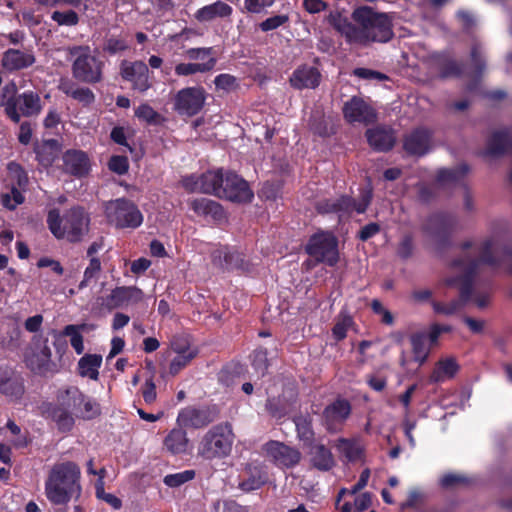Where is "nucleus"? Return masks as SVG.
<instances>
[{"label": "nucleus", "mask_w": 512, "mask_h": 512, "mask_svg": "<svg viewBox=\"0 0 512 512\" xmlns=\"http://www.w3.org/2000/svg\"><path fill=\"white\" fill-rule=\"evenodd\" d=\"M329 23L350 45L367 47L372 43H387L394 37L392 17L370 6L355 8L351 20L341 13L331 14Z\"/></svg>", "instance_id": "nucleus-1"}, {"label": "nucleus", "mask_w": 512, "mask_h": 512, "mask_svg": "<svg viewBox=\"0 0 512 512\" xmlns=\"http://www.w3.org/2000/svg\"><path fill=\"white\" fill-rule=\"evenodd\" d=\"M335 448L349 462H356L364 456V448L356 438H339Z\"/></svg>", "instance_id": "nucleus-40"}, {"label": "nucleus", "mask_w": 512, "mask_h": 512, "mask_svg": "<svg viewBox=\"0 0 512 512\" xmlns=\"http://www.w3.org/2000/svg\"><path fill=\"white\" fill-rule=\"evenodd\" d=\"M119 76L133 91L145 94L153 87V76L142 60L123 59L119 63Z\"/></svg>", "instance_id": "nucleus-11"}, {"label": "nucleus", "mask_w": 512, "mask_h": 512, "mask_svg": "<svg viewBox=\"0 0 512 512\" xmlns=\"http://www.w3.org/2000/svg\"><path fill=\"white\" fill-rule=\"evenodd\" d=\"M352 412L351 403L342 397H338L328 404L322 412V424L328 433H338Z\"/></svg>", "instance_id": "nucleus-15"}, {"label": "nucleus", "mask_w": 512, "mask_h": 512, "mask_svg": "<svg viewBox=\"0 0 512 512\" xmlns=\"http://www.w3.org/2000/svg\"><path fill=\"white\" fill-rule=\"evenodd\" d=\"M366 137L369 145L378 152H388L396 143L393 130L384 127L368 129L366 131Z\"/></svg>", "instance_id": "nucleus-33"}, {"label": "nucleus", "mask_w": 512, "mask_h": 512, "mask_svg": "<svg viewBox=\"0 0 512 512\" xmlns=\"http://www.w3.org/2000/svg\"><path fill=\"white\" fill-rule=\"evenodd\" d=\"M459 370V365L454 358H446L438 361L433 371L432 378L436 382L453 378Z\"/></svg>", "instance_id": "nucleus-45"}, {"label": "nucleus", "mask_w": 512, "mask_h": 512, "mask_svg": "<svg viewBox=\"0 0 512 512\" xmlns=\"http://www.w3.org/2000/svg\"><path fill=\"white\" fill-rule=\"evenodd\" d=\"M462 73V65L453 59L445 60L439 65V76L443 79L449 77H459L462 75Z\"/></svg>", "instance_id": "nucleus-58"}, {"label": "nucleus", "mask_w": 512, "mask_h": 512, "mask_svg": "<svg viewBox=\"0 0 512 512\" xmlns=\"http://www.w3.org/2000/svg\"><path fill=\"white\" fill-rule=\"evenodd\" d=\"M135 116L149 125H161L165 118L149 104L142 103L135 110Z\"/></svg>", "instance_id": "nucleus-50"}, {"label": "nucleus", "mask_w": 512, "mask_h": 512, "mask_svg": "<svg viewBox=\"0 0 512 512\" xmlns=\"http://www.w3.org/2000/svg\"><path fill=\"white\" fill-rule=\"evenodd\" d=\"M45 495L53 505H67L82 494L81 469L74 461L54 463L44 483Z\"/></svg>", "instance_id": "nucleus-2"}, {"label": "nucleus", "mask_w": 512, "mask_h": 512, "mask_svg": "<svg viewBox=\"0 0 512 512\" xmlns=\"http://www.w3.org/2000/svg\"><path fill=\"white\" fill-rule=\"evenodd\" d=\"M197 355V351L195 352H184V354L176 355L170 362L169 365V373L172 376L177 375L183 368H185L192 359H194Z\"/></svg>", "instance_id": "nucleus-59"}, {"label": "nucleus", "mask_w": 512, "mask_h": 512, "mask_svg": "<svg viewBox=\"0 0 512 512\" xmlns=\"http://www.w3.org/2000/svg\"><path fill=\"white\" fill-rule=\"evenodd\" d=\"M342 111L349 123L369 125L377 120L375 109L360 97H352L344 104Z\"/></svg>", "instance_id": "nucleus-20"}, {"label": "nucleus", "mask_w": 512, "mask_h": 512, "mask_svg": "<svg viewBox=\"0 0 512 512\" xmlns=\"http://www.w3.org/2000/svg\"><path fill=\"white\" fill-rule=\"evenodd\" d=\"M64 171L76 176H86L90 171V160L82 150L70 149L63 154Z\"/></svg>", "instance_id": "nucleus-25"}, {"label": "nucleus", "mask_w": 512, "mask_h": 512, "mask_svg": "<svg viewBox=\"0 0 512 512\" xmlns=\"http://www.w3.org/2000/svg\"><path fill=\"white\" fill-rule=\"evenodd\" d=\"M243 478L239 481L238 488L245 493L260 489L269 481L266 469L260 465L246 464Z\"/></svg>", "instance_id": "nucleus-24"}, {"label": "nucleus", "mask_w": 512, "mask_h": 512, "mask_svg": "<svg viewBox=\"0 0 512 512\" xmlns=\"http://www.w3.org/2000/svg\"><path fill=\"white\" fill-rule=\"evenodd\" d=\"M205 100L206 91L202 86L186 87L177 92L174 107L180 115L192 117L203 109Z\"/></svg>", "instance_id": "nucleus-14"}, {"label": "nucleus", "mask_w": 512, "mask_h": 512, "mask_svg": "<svg viewBox=\"0 0 512 512\" xmlns=\"http://www.w3.org/2000/svg\"><path fill=\"white\" fill-rule=\"evenodd\" d=\"M232 12L233 9L230 5L218 0L212 4L203 6L202 8L198 9L195 12L194 17L199 22H209L217 17H229L231 16Z\"/></svg>", "instance_id": "nucleus-39"}, {"label": "nucleus", "mask_w": 512, "mask_h": 512, "mask_svg": "<svg viewBox=\"0 0 512 512\" xmlns=\"http://www.w3.org/2000/svg\"><path fill=\"white\" fill-rule=\"evenodd\" d=\"M101 414L100 404L91 397L84 394V400L80 410L75 411L74 415L84 420H92Z\"/></svg>", "instance_id": "nucleus-48"}, {"label": "nucleus", "mask_w": 512, "mask_h": 512, "mask_svg": "<svg viewBox=\"0 0 512 512\" xmlns=\"http://www.w3.org/2000/svg\"><path fill=\"white\" fill-rule=\"evenodd\" d=\"M108 168L113 173L124 175L129 170V160L123 155H113L108 161Z\"/></svg>", "instance_id": "nucleus-63"}, {"label": "nucleus", "mask_w": 512, "mask_h": 512, "mask_svg": "<svg viewBox=\"0 0 512 512\" xmlns=\"http://www.w3.org/2000/svg\"><path fill=\"white\" fill-rule=\"evenodd\" d=\"M469 170L470 167L466 163H462L451 169H440L437 172L436 180L441 184L459 182L465 178Z\"/></svg>", "instance_id": "nucleus-44"}, {"label": "nucleus", "mask_w": 512, "mask_h": 512, "mask_svg": "<svg viewBox=\"0 0 512 512\" xmlns=\"http://www.w3.org/2000/svg\"><path fill=\"white\" fill-rule=\"evenodd\" d=\"M494 242L492 239L483 241L480 247L478 258L470 259L460 275L449 277L445 284L450 287H457L459 290V300L467 304L473 295L474 281L478 274L480 264H486L493 268H498L502 264V259L493 253Z\"/></svg>", "instance_id": "nucleus-4"}, {"label": "nucleus", "mask_w": 512, "mask_h": 512, "mask_svg": "<svg viewBox=\"0 0 512 512\" xmlns=\"http://www.w3.org/2000/svg\"><path fill=\"white\" fill-rule=\"evenodd\" d=\"M101 271V261L98 257L90 258L89 265L86 267L83 280L79 284V289H83L94 279Z\"/></svg>", "instance_id": "nucleus-61"}, {"label": "nucleus", "mask_w": 512, "mask_h": 512, "mask_svg": "<svg viewBox=\"0 0 512 512\" xmlns=\"http://www.w3.org/2000/svg\"><path fill=\"white\" fill-rule=\"evenodd\" d=\"M219 409L216 405H189L179 410L176 425L187 429L200 430L216 421Z\"/></svg>", "instance_id": "nucleus-12"}, {"label": "nucleus", "mask_w": 512, "mask_h": 512, "mask_svg": "<svg viewBox=\"0 0 512 512\" xmlns=\"http://www.w3.org/2000/svg\"><path fill=\"white\" fill-rule=\"evenodd\" d=\"M293 423L296 427L297 437L306 446H311L315 439V432L312 426V417L310 414H299L293 417Z\"/></svg>", "instance_id": "nucleus-41"}, {"label": "nucleus", "mask_w": 512, "mask_h": 512, "mask_svg": "<svg viewBox=\"0 0 512 512\" xmlns=\"http://www.w3.org/2000/svg\"><path fill=\"white\" fill-rule=\"evenodd\" d=\"M372 197L371 190H363L357 200L349 195H341L337 199H325L319 202L316 208L320 214H351L353 211L362 214L371 204Z\"/></svg>", "instance_id": "nucleus-10"}, {"label": "nucleus", "mask_w": 512, "mask_h": 512, "mask_svg": "<svg viewBox=\"0 0 512 512\" xmlns=\"http://www.w3.org/2000/svg\"><path fill=\"white\" fill-rule=\"evenodd\" d=\"M84 400V393L77 386H67L58 389L56 402L48 403L45 407V414L51 418L59 432H70L75 419L73 413L80 410Z\"/></svg>", "instance_id": "nucleus-5"}, {"label": "nucleus", "mask_w": 512, "mask_h": 512, "mask_svg": "<svg viewBox=\"0 0 512 512\" xmlns=\"http://www.w3.org/2000/svg\"><path fill=\"white\" fill-rule=\"evenodd\" d=\"M201 192L203 194L220 197L223 183L225 181V172L223 169L208 170L200 175Z\"/></svg>", "instance_id": "nucleus-37"}, {"label": "nucleus", "mask_w": 512, "mask_h": 512, "mask_svg": "<svg viewBox=\"0 0 512 512\" xmlns=\"http://www.w3.org/2000/svg\"><path fill=\"white\" fill-rule=\"evenodd\" d=\"M25 393L24 378L15 367L0 365V396L10 401H17Z\"/></svg>", "instance_id": "nucleus-17"}, {"label": "nucleus", "mask_w": 512, "mask_h": 512, "mask_svg": "<svg viewBox=\"0 0 512 512\" xmlns=\"http://www.w3.org/2000/svg\"><path fill=\"white\" fill-rule=\"evenodd\" d=\"M211 262L214 267L222 272H230L234 270L248 271L249 262L239 251L229 246H221L211 252Z\"/></svg>", "instance_id": "nucleus-18"}, {"label": "nucleus", "mask_w": 512, "mask_h": 512, "mask_svg": "<svg viewBox=\"0 0 512 512\" xmlns=\"http://www.w3.org/2000/svg\"><path fill=\"white\" fill-rule=\"evenodd\" d=\"M51 357V349L48 346V340L45 339L43 344L32 349V352L26 356L25 362L33 373L44 376L57 372V365Z\"/></svg>", "instance_id": "nucleus-19"}, {"label": "nucleus", "mask_w": 512, "mask_h": 512, "mask_svg": "<svg viewBox=\"0 0 512 512\" xmlns=\"http://www.w3.org/2000/svg\"><path fill=\"white\" fill-rule=\"evenodd\" d=\"M17 95V86L14 82L7 83L0 90V106L4 107L6 117L15 124L20 123V114L15 107Z\"/></svg>", "instance_id": "nucleus-36"}, {"label": "nucleus", "mask_w": 512, "mask_h": 512, "mask_svg": "<svg viewBox=\"0 0 512 512\" xmlns=\"http://www.w3.org/2000/svg\"><path fill=\"white\" fill-rule=\"evenodd\" d=\"M190 208L198 216L211 217L214 221H221L225 212L220 203L208 198H196L190 201Z\"/></svg>", "instance_id": "nucleus-34"}, {"label": "nucleus", "mask_w": 512, "mask_h": 512, "mask_svg": "<svg viewBox=\"0 0 512 512\" xmlns=\"http://www.w3.org/2000/svg\"><path fill=\"white\" fill-rule=\"evenodd\" d=\"M470 483L468 477L462 474L447 473L444 474L440 479V484L445 489H451L456 486H465Z\"/></svg>", "instance_id": "nucleus-62"}, {"label": "nucleus", "mask_w": 512, "mask_h": 512, "mask_svg": "<svg viewBox=\"0 0 512 512\" xmlns=\"http://www.w3.org/2000/svg\"><path fill=\"white\" fill-rule=\"evenodd\" d=\"M48 229L58 240L76 244L89 232L90 216L81 206H73L61 215L58 208L48 211L46 218Z\"/></svg>", "instance_id": "nucleus-3"}, {"label": "nucleus", "mask_w": 512, "mask_h": 512, "mask_svg": "<svg viewBox=\"0 0 512 512\" xmlns=\"http://www.w3.org/2000/svg\"><path fill=\"white\" fill-rule=\"evenodd\" d=\"M296 400L297 392L294 389H289L288 395L283 393L279 396L269 397L266 400L265 408L271 417L279 420L289 413Z\"/></svg>", "instance_id": "nucleus-26"}, {"label": "nucleus", "mask_w": 512, "mask_h": 512, "mask_svg": "<svg viewBox=\"0 0 512 512\" xmlns=\"http://www.w3.org/2000/svg\"><path fill=\"white\" fill-rule=\"evenodd\" d=\"M22 191L16 185H12L10 192L1 194V203L8 210H14L25 201Z\"/></svg>", "instance_id": "nucleus-53"}, {"label": "nucleus", "mask_w": 512, "mask_h": 512, "mask_svg": "<svg viewBox=\"0 0 512 512\" xmlns=\"http://www.w3.org/2000/svg\"><path fill=\"white\" fill-rule=\"evenodd\" d=\"M338 244L337 237L331 231L319 230L309 237L305 252L316 263L334 267L339 262Z\"/></svg>", "instance_id": "nucleus-9"}, {"label": "nucleus", "mask_w": 512, "mask_h": 512, "mask_svg": "<svg viewBox=\"0 0 512 512\" xmlns=\"http://www.w3.org/2000/svg\"><path fill=\"white\" fill-rule=\"evenodd\" d=\"M33 151L38 163L44 168H48L52 166L57 159L61 151V144L57 139H47L41 142L36 141L33 146Z\"/></svg>", "instance_id": "nucleus-32"}, {"label": "nucleus", "mask_w": 512, "mask_h": 512, "mask_svg": "<svg viewBox=\"0 0 512 512\" xmlns=\"http://www.w3.org/2000/svg\"><path fill=\"white\" fill-rule=\"evenodd\" d=\"M144 298L143 291L136 286H118L106 297L105 305L109 309L137 304Z\"/></svg>", "instance_id": "nucleus-22"}, {"label": "nucleus", "mask_w": 512, "mask_h": 512, "mask_svg": "<svg viewBox=\"0 0 512 512\" xmlns=\"http://www.w3.org/2000/svg\"><path fill=\"white\" fill-rule=\"evenodd\" d=\"M265 451L279 467L292 468L301 460V453L298 449L279 441H269L266 443Z\"/></svg>", "instance_id": "nucleus-21"}, {"label": "nucleus", "mask_w": 512, "mask_h": 512, "mask_svg": "<svg viewBox=\"0 0 512 512\" xmlns=\"http://www.w3.org/2000/svg\"><path fill=\"white\" fill-rule=\"evenodd\" d=\"M216 58L210 57L208 61L203 63H179L175 66V74L177 76H190L196 73H205L214 69Z\"/></svg>", "instance_id": "nucleus-43"}, {"label": "nucleus", "mask_w": 512, "mask_h": 512, "mask_svg": "<svg viewBox=\"0 0 512 512\" xmlns=\"http://www.w3.org/2000/svg\"><path fill=\"white\" fill-rule=\"evenodd\" d=\"M251 365L254 370L260 374V376L264 377L269 369L270 361L268 359V351L264 347L256 348L251 356Z\"/></svg>", "instance_id": "nucleus-49"}, {"label": "nucleus", "mask_w": 512, "mask_h": 512, "mask_svg": "<svg viewBox=\"0 0 512 512\" xmlns=\"http://www.w3.org/2000/svg\"><path fill=\"white\" fill-rule=\"evenodd\" d=\"M310 463L315 469L327 472L335 466V459L331 450L324 444H315L311 445Z\"/></svg>", "instance_id": "nucleus-38"}, {"label": "nucleus", "mask_w": 512, "mask_h": 512, "mask_svg": "<svg viewBox=\"0 0 512 512\" xmlns=\"http://www.w3.org/2000/svg\"><path fill=\"white\" fill-rule=\"evenodd\" d=\"M234 439L233 428L229 422L216 424L201 437L197 454L208 461L223 459L230 455Z\"/></svg>", "instance_id": "nucleus-6"}, {"label": "nucleus", "mask_w": 512, "mask_h": 512, "mask_svg": "<svg viewBox=\"0 0 512 512\" xmlns=\"http://www.w3.org/2000/svg\"><path fill=\"white\" fill-rule=\"evenodd\" d=\"M68 54L74 57L72 63V76L85 84H97L103 79L104 62L91 54L88 45H75L68 48Z\"/></svg>", "instance_id": "nucleus-7"}, {"label": "nucleus", "mask_w": 512, "mask_h": 512, "mask_svg": "<svg viewBox=\"0 0 512 512\" xmlns=\"http://www.w3.org/2000/svg\"><path fill=\"white\" fill-rule=\"evenodd\" d=\"M59 90L83 106H90L95 102V94L88 87H80L72 80H61Z\"/></svg>", "instance_id": "nucleus-35"}, {"label": "nucleus", "mask_w": 512, "mask_h": 512, "mask_svg": "<svg viewBox=\"0 0 512 512\" xmlns=\"http://www.w3.org/2000/svg\"><path fill=\"white\" fill-rule=\"evenodd\" d=\"M128 49H130L128 42L124 38L114 35L106 37L102 47V50L110 56L125 52Z\"/></svg>", "instance_id": "nucleus-52"}, {"label": "nucleus", "mask_w": 512, "mask_h": 512, "mask_svg": "<svg viewBox=\"0 0 512 512\" xmlns=\"http://www.w3.org/2000/svg\"><path fill=\"white\" fill-rule=\"evenodd\" d=\"M195 471L194 470H185L182 472L168 474L164 477L163 482L168 487H179L186 482L194 479Z\"/></svg>", "instance_id": "nucleus-56"}, {"label": "nucleus", "mask_w": 512, "mask_h": 512, "mask_svg": "<svg viewBox=\"0 0 512 512\" xmlns=\"http://www.w3.org/2000/svg\"><path fill=\"white\" fill-rule=\"evenodd\" d=\"M51 19L58 25L64 26H75L79 23V16L74 10L65 12L54 11L51 15Z\"/></svg>", "instance_id": "nucleus-60"}, {"label": "nucleus", "mask_w": 512, "mask_h": 512, "mask_svg": "<svg viewBox=\"0 0 512 512\" xmlns=\"http://www.w3.org/2000/svg\"><path fill=\"white\" fill-rule=\"evenodd\" d=\"M1 63L10 72L18 71L32 66L35 63V56L31 51L10 48L4 52Z\"/></svg>", "instance_id": "nucleus-31"}, {"label": "nucleus", "mask_w": 512, "mask_h": 512, "mask_svg": "<svg viewBox=\"0 0 512 512\" xmlns=\"http://www.w3.org/2000/svg\"><path fill=\"white\" fill-rule=\"evenodd\" d=\"M410 342L412 346V353L414 356V360L418 362L420 365L423 364L429 354V349L427 348V335L425 332H417L410 336Z\"/></svg>", "instance_id": "nucleus-46"}, {"label": "nucleus", "mask_w": 512, "mask_h": 512, "mask_svg": "<svg viewBox=\"0 0 512 512\" xmlns=\"http://www.w3.org/2000/svg\"><path fill=\"white\" fill-rule=\"evenodd\" d=\"M64 335L70 337L71 346L77 354H82L84 351L83 336L79 331V326L69 324L64 327Z\"/></svg>", "instance_id": "nucleus-57"}, {"label": "nucleus", "mask_w": 512, "mask_h": 512, "mask_svg": "<svg viewBox=\"0 0 512 512\" xmlns=\"http://www.w3.org/2000/svg\"><path fill=\"white\" fill-rule=\"evenodd\" d=\"M457 224L456 217L451 213L439 212L430 215L423 226V231L435 238L440 247L450 245V236Z\"/></svg>", "instance_id": "nucleus-13"}, {"label": "nucleus", "mask_w": 512, "mask_h": 512, "mask_svg": "<svg viewBox=\"0 0 512 512\" xmlns=\"http://www.w3.org/2000/svg\"><path fill=\"white\" fill-rule=\"evenodd\" d=\"M466 304L459 299H454L450 302H439L433 301L432 306L433 310L437 314L443 315H454L458 311H460Z\"/></svg>", "instance_id": "nucleus-55"}, {"label": "nucleus", "mask_w": 512, "mask_h": 512, "mask_svg": "<svg viewBox=\"0 0 512 512\" xmlns=\"http://www.w3.org/2000/svg\"><path fill=\"white\" fill-rule=\"evenodd\" d=\"M509 152H512V134L508 129H504L491 134L483 155L498 157Z\"/></svg>", "instance_id": "nucleus-28"}, {"label": "nucleus", "mask_w": 512, "mask_h": 512, "mask_svg": "<svg viewBox=\"0 0 512 512\" xmlns=\"http://www.w3.org/2000/svg\"><path fill=\"white\" fill-rule=\"evenodd\" d=\"M103 209L107 222L118 229H136L143 222L138 206L125 197L106 201Z\"/></svg>", "instance_id": "nucleus-8"}, {"label": "nucleus", "mask_w": 512, "mask_h": 512, "mask_svg": "<svg viewBox=\"0 0 512 512\" xmlns=\"http://www.w3.org/2000/svg\"><path fill=\"white\" fill-rule=\"evenodd\" d=\"M15 107L21 117H37L43 110L39 93L27 90L17 95Z\"/></svg>", "instance_id": "nucleus-27"}, {"label": "nucleus", "mask_w": 512, "mask_h": 512, "mask_svg": "<svg viewBox=\"0 0 512 512\" xmlns=\"http://www.w3.org/2000/svg\"><path fill=\"white\" fill-rule=\"evenodd\" d=\"M340 319L332 328V335L335 340L342 341L346 338L348 329L354 324L352 316L349 314H340Z\"/></svg>", "instance_id": "nucleus-54"}, {"label": "nucleus", "mask_w": 512, "mask_h": 512, "mask_svg": "<svg viewBox=\"0 0 512 512\" xmlns=\"http://www.w3.org/2000/svg\"><path fill=\"white\" fill-rule=\"evenodd\" d=\"M189 444L187 431L178 425L172 428L163 439V448L171 455L185 454Z\"/></svg>", "instance_id": "nucleus-30"}, {"label": "nucleus", "mask_w": 512, "mask_h": 512, "mask_svg": "<svg viewBox=\"0 0 512 512\" xmlns=\"http://www.w3.org/2000/svg\"><path fill=\"white\" fill-rule=\"evenodd\" d=\"M219 198L234 203H250L254 198V193L245 179L235 172L226 171Z\"/></svg>", "instance_id": "nucleus-16"}, {"label": "nucleus", "mask_w": 512, "mask_h": 512, "mask_svg": "<svg viewBox=\"0 0 512 512\" xmlns=\"http://www.w3.org/2000/svg\"><path fill=\"white\" fill-rule=\"evenodd\" d=\"M431 132L426 128H416L405 136L403 149L408 155L423 156L430 148Z\"/></svg>", "instance_id": "nucleus-23"}, {"label": "nucleus", "mask_w": 512, "mask_h": 512, "mask_svg": "<svg viewBox=\"0 0 512 512\" xmlns=\"http://www.w3.org/2000/svg\"><path fill=\"white\" fill-rule=\"evenodd\" d=\"M414 240L412 234H405L400 240L397 247V255L403 259L407 260L413 255L414 250Z\"/></svg>", "instance_id": "nucleus-64"}, {"label": "nucleus", "mask_w": 512, "mask_h": 512, "mask_svg": "<svg viewBox=\"0 0 512 512\" xmlns=\"http://www.w3.org/2000/svg\"><path fill=\"white\" fill-rule=\"evenodd\" d=\"M309 128L314 135L326 138L335 133V130L324 115H312L309 120Z\"/></svg>", "instance_id": "nucleus-47"}, {"label": "nucleus", "mask_w": 512, "mask_h": 512, "mask_svg": "<svg viewBox=\"0 0 512 512\" xmlns=\"http://www.w3.org/2000/svg\"><path fill=\"white\" fill-rule=\"evenodd\" d=\"M102 364V356L99 354H85L78 362V373L82 377L97 380L99 368Z\"/></svg>", "instance_id": "nucleus-42"}, {"label": "nucleus", "mask_w": 512, "mask_h": 512, "mask_svg": "<svg viewBox=\"0 0 512 512\" xmlns=\"http://www.w3.org/2000/svg\"><path fill=\"white\" fill-rule=\"evenodd\" d=\"M321 79V74L316 67L303 65L298 67L290 77V84L295 89H314Z\"/></svg>", "instance_id": "nucleus-29"}, {"label": "nucleus", "mask_w": 512, "mask_h": 512, "mask_svg": "<svg viewBox=\"0 0 512 512\" xmlns=\"http://www.w3.org/2000/svg\"><path fill=\"white\" fill-rule=\"evenodd\" d=\"M7 168L12 180V185H16L21 190L26 191L29 178L25 169L17 162H10Z\"/></svg>", "instance_id": "nucleus-51"}]
</instances>
